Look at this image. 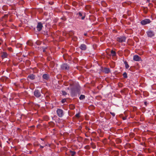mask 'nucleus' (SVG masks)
Here are the masks:
<instances>
[{"mask_svg": "<svg viewBox=\"0 0 156 156\" xmlns=\"http://www.w3.org/2000/svg\"><path fill=\"white\" fill-rule=\"evenodd\" d=\"M80 94L79 90L76 88H73L71 90V94L72 97H76L77 94Z\"/></svg>", "mask_w": 156, "mask_h": 156, "instance_id": "1", "label": "nucleus"}, {"mask_svg": "<svg viewBox=\"0 0 156 156\" xmlns=\"http://www.w3.org/2000/svg\"><path fill=\"white\" fill-rule=\"evenodd\" d=\"M151 22V21L149 19H145L142 20L140 22V23L141 25L144 26L149 24Z\"/></svg>", "mask_w": 156, "mask_h": 156, "instance_id": "2", "label": "nucleus"}, {"mask_svg": "<svg viewBox=\"0 0 156 156\" xmlns=\"http://www.w3.org/2000/svg\"><path fill=\"white\" fill-rule=\"evenodd\" d=\"M146 33L147 35V36L150 37H154L155 35L154 32L150 29L148 30L146 32Z\"/></svg>", "mask_w": 156, "mask_h": 156, "instance_id": "3", "label": "nucleus"}, {"mask_svg": "<svg viewBox=\"0 0 156 156\" xmlns=\"http://www.w3.org/2000/svg\"><path fill=\"white\" fill-rule=\"evenodd\" d=\"M34 95L37 98H39L41 96V91L35 89L34 91Z\"/></svg>", "mask_w": 156, "mask_h": 156, "instance_id": "4", "label": "nucleus"}, {"mask_svg": "<svg viewBox=\"0 0 156 156\" xmlns=\"http://www.w3.org/2000/svg\"><path fill=\"white\" fill-rule=\"evenodd\" d=\"M56 112L58 116L59 117H62L64 115L63 110L60 108H58Z\"/></svg>", "mask_w": 156, "mask_h": 156, "instance_id": "5", "label": "nucleus"}, {"mask_svg": "<svg viewBox=\"0 0 156 156\" xmlns=\"http://www.w3.org/2000/svg\"><path fill=\"white\" fill-rule=\"evenodd\" d=\"M126 37L124 36H120L116 38V40L120 43L125 42Z\"/></svg>", "mask_w": 156, "mask_h": 156, "instance_id": "6", "label": "nucleus"}, {"mask_svg": "<svg viewBox=\"0 0 156 156\" xmlns=\"http://www.w3.org/2000/svg\"><path fill=\"white\" fill-rule=\"evenodd\" d=\"M43 27L42 24L41 22L38 23L37 26V30L39 31H40L41 30Z\"/></svg>", "mask_w": 156, "mask_h": 156, "instance_id": "7", "label": "nucleus"}, {"mask_svg": "<svg viewBox=\"0 0 156 156\" xmlns=\"http://www.w3.org/2000/svg\"><path fill=\"white\" fill-rule=\"evenodd\" d=\"M133 60L135 61H142L141 58L137 55H134L133 57Z\"/></svg>", "mask_w": 156, "mask_h": 156, "instance_id": "8", "label": "nucleus"}, {"mask_svg": "<svg viewBox=\"0 0 156 156\" xmlns=\"http://www.w3.org/2000/svg\"><path fill=\"white\" fill-rule=\"evenodd\" d=\"M61 68L63 70H68L69 67L67 64H64L62 65Z\"/></svg>", "mask_w": 156, "mask_h": 156, "instance_id": "9", "label": "nucleus"}, {"mask_svg": "<svg viewBox=\"0 0 156 156\" xmlns=\"http://www.w3.org/2000/svg\"><path fill=\"white\" fill-rule=\"evenodd\" d=\"M80 48L81 50L85 51L87 49V47L85 44H82L80 45Z\"/></svg>", "mask_w": 156, "mask_h": 156, "instance_id": "10", "label": "nucleus"}, {"mask_svg": "<svg viewBox=\"0 0 156 156\" xmlns=\"http://www.w3.org/2000/svg\"><path fill=\"white\" fill-rule=\"evenodd\" d=\"M35 75L33 74H31L29 75L27 77L28 78H29L31 80H34L35 79Z\"/></svg>", "mask_w": 156, "mask_h": 156, "instance_id": "11", "label": "nucleus"}, {"mask_svg": "<svg viewBox=\"0 0 156 156\" xmlns=\"http://www.w3.org/2000/svg\"><path fill=\"white\" fill-rule=\"evenodd\" d=\"M42 78L44 79L48 80L49 78V75L46 74H44L42 76Z\"/></svg>", "mask_w": 156, "mask_h": 156, "instance_id": "12", "label": "nucleus"}, {"mask_svg": "<svg viewBox=\"0 0 156 156\" xmlns=\"http://www.w3.org/2000/svg\"><path fill=\"white\" fill-rule=\"evenodd\" d=\"M2 54L1 57L2 58H7L8 56V54L6 52H2Z\"/></svg>", "mask_w": 156, "mask_h": 156, "instance_id": "13", "label": "nucleus"}, {"mask_svg": "<svg viewBox=\"0 0 156 156\" xmlns=\"http://www.w3.org/2000/svg\"><path fill=\"white\" fill-rule=\"evenodd\" d=\"M103 72L106 73H110V70L109 68H105L103 70Z\"/></svg>", "mask_w": 156, "mask_h": 156, "instance_id": "14", "label": "nucleus"}, {"mask_svg": "<svg viewBox=\"0 0 156 156\" xmlns=\"http://www.w3.org/2000/svg\"><path fill=\"white\" fill-rule=\"evenodd\" d=\"M111 53L112 55V56H116V53L113 50H112L111 51Z\"/></svg>", "mask_w": 156, "mask_h": 156, "instance_id": "15", "label": "nucleus"}, {"mask_svg": "<svg viewBox=\"0 0 156 156\" xmlns=\"http://www.w3.org/2000/svg\"><path fill=\"white\" fill-rule=\"evenodd\" d=\"M85 96L84 95L81 94L79 97V99L80 100H83L85 98Z\"/></svg>", "mask_w": 156, "mask_h": 156, "instance_id": "16", "label": "nucleus"}, {"mask_svg": "<svg viewBox=\"0 0 156 156\" xmlns=\"http://www.w3.org/2000/svg\"><path fill=\"white\" fill-rule=\"evenodd\" d=\"M27 44L28 45L30 46H32L33 44L32 41L31 40H29L27 42Z\"/></svg>", "mask_w": 156, "mask_h": 156, "instance_id": "17", "label": "nucleus"}, {"mask_svg": "<svg viewBox=\"0 0 156 156\" xmlns=\"http://www.w3.org/2000/svg\"><path fill=\"white\" fill-rule=\"evenodd\" d=\"M124 63L125 64V67H126V69H128L129 68V66L128 65V64L127 62L126 61H125L124 62Z\"/></svg>", "mask_w": 156, "mask_h": 156, "instance_id": "18", "label": "nucleus"}, {"mask_svg": "<svg viewBox=\"0 0 156 156\" xmlns=\"http://www.w3.org/2000/svg\"><path fill=\"white\" fill-rule=\"evenodd\" d=\"M41 41H37L36 42V44L38 45H40L41 44Z\"/></svg>", "mask_w": 156, "mask_h": 156, "instance_id": "19", "label": "nucleus"}, {"mask_svg": "<svg viewBox=\"0 0 156 156\" xmlns=\"http://www.w3.org/2000/svg\"><path fill=\"white\" fill-rule=\"evenodd\" d=\"M70 153H71L72 156H74L76 154L75 151H70Z\"/></svg>", "mask_w": 156, "mask_h": 156, "instance_id": "20", "label": "nucleus"}, {"mask_svg": "<svg viewBox=\"0 0 156 156\" xmlns=\"http://www.w3.org/2000/svg\"><path fill=\"white\" fill-rule=\"evenodd\" d=\"M123 77L125 78H126L127 77V74L126 72H124L123 73Z\"/></svg>", "mask_w": 156, "mask_h": 156, "instance_id": "21", "label": "nucleus"}, {"mask_svg": "<svg viewBox=\"0 0 156 156\" xmlns=\"http://www.w3.org/2000/svg\"><path fill=\"white\" fill-rule=\"evenodd\" d=\"M62 92L63 95L65 96L67 94V93L64 90H62Z\"/></svg>", "mask_w": 156, "mask_h": 156, "instance_id": "22", "label": "nucleus"}, {"mask_svg": "<svg viewBox=\"0 0 156 156\" xmlns=\"http://www.w3.org/2000/svg\"><path fill=\"white\" fill-rule=\"evenodd\" d=\"M144 11L145 13H147L148 11V8L147 7H144Z\"/></svg>", "mask_w": 156, "mask_h": 156, "instance_id": "23", "label": "nucleus"}, {"mask_svg": "<svg viewBox=\"0 0 156 156\" xmlns=\"http://www.w3.org/2000/svg\"><path fill=\"white\" fill-rule=\"evenodd\" d=\"M42 48L43 49V51L44 52H46V49L47 48V47H42Z\"/></svg>", "mask_w": 156, "mask_h": 156, "instance_id": "24", "label": "nucleus"}, {"mask_svg": "<svg viewBox=\"0 0 156 156\" xmlns=\"http://www.w3.org/2000/svg\"><path fill=\"white\" fill-rule=\"evenodd\" d=\"M78 14L81 17L83 16V14H82V13L81 12H79L78 13Z\"/></svg>", "mask_w": 156, "mask_h": 156, "instance_id": "25", "label": "nucleus"}, {"mask_svg": "<svg viewBox=\"0 0 156 156\" xmlns=\"http://www.w3.org/2000/svg\"><path fill=\"white\" fill-rule=\"evenodd\" d=\"M85 148L87 149H90V147L88 145H87L85 147Z\"/></svg>", "mask_w": 156, "mask_h": 156, "instance_id": "26", "label": "nucleus"}, {"mask_svg": "<svg viewBox=\"0 0 156 156\" xmlns=\"http://www.w3.org/2000/svg\"><path fill=\"white\" fill-rule=\"evenodd\" d=\"M66 101V99H63L61 101L62 103H64Z\"/></svg>", "mask_w": 156, "mask_h": 156, "instance_id": "27", "label": "nucleus"}, {"mask_svg": "<svg viewBox=\"0 0 156 156\" xmlns=\"http://www.w3.org/2000/svg\"><path fill=\"white\" fill-rule=\"evenodd\" d=\"M110 114H111V115L113 116V117H114L115 116V114L114 113V112H110Z\"/></svg>", "mask_w": 156, "mask_h": 156, "instance_id": "28", "label": "nucleus"}, {"mask_svg": "<svg viewBox=\"0 0 156 156\" xmlns=\"http://www.w3.org/2000/svg\"><path fill=\"white\" fill-rule=\"evenodd\" d=\"M75 116L77 118H79L80 117V114L79 113L76 114L75 115Z\"/></svg>", "mask_w": 156, "mask_h": 156, "instance_id": "29", "label": "nucleus"}, {"mask_svg": "<svg viewBox=\"0 0 156 156\" xmlns=\"http://www.w3.org/2000/svg\"><path fill=\"white\" fill-rule=\"evenodd\" d=\"M81 17H81V19L82 20H83L85 19V15L84 14L83 16Z\"/></svg>", "mask_w": 156, "mask_h": 156, "instance_id": "30", "label": "nucleus"}, {"mask_svg": "<svg viewBox=\"0 0 156 156\" xmlns=\"http://www.w3.org/2000/svg\"><path fill=\"white\" fill-rule=\"evenodd\" d=\"M8 50L9 51H12V48H8Z\"/></svg>", "mask_w": 156, "mask_h": 156, "instance_id": "31", "label": "nucleus"}, {"mask_svg": "<svg viewBox=\"0 0 156 156\" xmlns=\"http://www.w3.org/2000/svg\"><path fill=\"white\" fill-rule=\"evenodd\" d=\"M8 16V15H5L4 16V17H7Z\"/></svg>", "mask_w": 156, "mask_h": 156, "instance_id": "32", "label": "nucleus"}, {"mask_svg": "<svg viewBox=\"0 0 156 156\" xmlns=\"http://www.w3.org/2000/svg\"><path fill=\"white\" fill-rule=\"evenodd\" d=\"M40 148H43L44 147V146H43L41 145H40Z\"/></svg>", "mask_w": 156, "mask_h": 156, "instance_id": "33", "label": "nucleus"}, {"mask_svg": "<svg viewBox=\"0 0 156 156\" xmlns=\"http://www.w3.org/2000/svg\"><path fill=\"white\" fill-rule=\"evenodd\" d=\"M87 33H84V35H85V36H87Z\"/></svg>", "mask_w": 156, "mask_h": 156, "instance_id": "34", "label": "nucleus"}, {"mask_svg": "<svg viewBox=\"0 0 156 156\" xmlns=\"http://www.w3.org/2000/svg\"><path fill=\"white\" fill-rule=\"evenodd\" d=\"M150 0H147L146 2H150Z\"/></svg>", "mask_w": 156, "mask_h": 156, "instance_id": "35", "label": "nucleus"}, {"mask_svg": "<svg viewBox=\"0 0 156 156\" xmlns=\"http://www.w3.org/2000/svg\"><path fill=\"white\" fill-rule=\"evenodd\" d=\"M146 104H147V102H144V104H145V105H146Z\"/></svg>", "mask_w": 156, "mask_h": 156, "instance_id": "36", "label": "nucleus"}, {"mask_svg": "<svg viewBox=\"0 0 156 156\" xmlns=\"http://www.w3.org/2000/svg\"><path fill=\"white\" fill-rule=\"evenodd\" d=\"M120 52V51H119L118 52V53H119V52Z\"/></svg>", "mask_w": 156, "mask_h": 156, "instance_id": "37", "label": "nucleus"}, {"mask_svg": "<svg viewBox=\"0 0 156 156\" xmlns=\"http://www.w3.org/2000/svg\"><path fill=\"white\" fill-rule=\"evenodd\" d=\"M125 118H123V120H125Z\"/></svg>", "mask_w": 156, "mask_h": 156, "instance_id": "38", "label": "nucleus"}, {"mask_svg": "<svg viewBox=\"0 0 156 156\" xmlns=\"http://www.w3.org/2000/svg\"><path fill=\"white\" fill-rule=\"evenodd\" d=\"M18 129L20 130V129H19V128H18Z\"/></svg>", "mask_w": 156, "mask_h": 156, "instance_id": "39", "label": "nucleus"}, {"mask_svg": "<svg viewBox=\"0 0 156 156\" xmlns=\"http://www.w3.org/2000/svg\"><path fill=\"white\" fill-rule=\"evenodd\" d=\"M1 44V42H0V45Z\"/></svg>", "mask_w": 156, "mask_h": 156, "instance_id": "40", "label": "nucleus"}, {"mask_svg": "<svg viewBox=\"0 0 156 156\" xmlns=\"http://www.w3.org/2000/svg\"><path fill=\"white\" fill-rule=\"evenodd\" d=\"M46 33V35H48V34H47V32Z\"/></svg>", "mask_w": 156, "mask_h": 156, "instance_id": "41", "label": "nucleus"}]
</instances>
